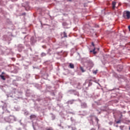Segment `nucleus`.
Segmentation results:
<instances>
[{
	"mask_svg": "<svg viewBox=\"0 0 130 130\" xmlns=\"http://www.w3.org/2000/svg\"><path fill=\"white\" fill-rule=\"evenodd\" d=\"M22 16H25L26 15V13H23L22 14Z\"/></svg>",
	"mask_w": 130,
	"mask_h": 130,
	"instance_id": "nucleus-14",
	"label": "nucleus"
},
{
	"mask_svg": "<svg viewBox=\"0 0 130 130\" xmlns=\"http://www.w3.org/2000/svg\"><path fill=\"white\" fill-rule=\"evenodd\" d=\"M69 68H70V69H75V65H74V64L72 63H70Z\"/></svg>",
	"mask_w": 130,
	"mask_h": 130,
	"instance_id": "nucleus-2",
	"label": "nucleus"
},
{
	"mask_svg": "<svg viewBox=\"0 0 130 130\" xmlns=\"http://www.w3.org/2000/svg\"><path fill=\"white\" fill-rule=\"evenodd\" d=\"M41 55H42V56H46V53H42Z\"/></svg>",
	"mask_w": 130,
	"mask_h": 130,
	"instance_id": "nucleus-10",
	"label": "nucleus"
},
{
	"mask_svg": "<svg viewBox=\"0 0 130 130\" xmlns=\"http://www.w3.org/2000/svg\"><path fill=\"white\" fill-rule=\"evenodd\" d=\"M123 17L124 18V19H127V20H129V19H130L129 11H124L123 14Z\"/></svg>",
	"mask_w": 130,
	"mask_h": 130,
	"instance_id": "nucleus-1",
	"label": "nucleus"
},
{
	"mask_svg": "<svg viewBox=\"0 0 130 130\" xmlns=\"http://www.w3.org/2000/svg\"><path fill=\"white\" fill-rule=\"evenodd\" d=\"M46 130H53V129L51 127H50V128H47Z\"/></svg>",
	"mask_w": 130,
	"mask_h": 130,
	"instance_id": "nucleus-12",
	"label": "nucleus"
},
{
	"mask_svg": "<svg viewBox=\"0 0 130 130\" xmlns=\"http://www.w3.org/2000/svg\"><path fill=\"white\" fill-rule=\"evenodd\" d=\"M91 45H92V46H93V47H95V44H94V43H91Z\"/></svg>",
	"mask_w": 130,
	"mask_h": 130,
	"instance_id": "nucleus-13",
	"label": "nucleus"
},
{
	"mask_svg": "<svg viewBox=\"0 0 130 130\" xmlns=\"http://www.w3.org/2000/svg\"><path fill=\"white\" fill-rule=\"evenodd\" d=\"M95 50H96V48H94L92 51H90V52H93V54H96V53H97V52L95 51Z\"/></svg>",
	"mask_w": 130,
	"mask_h": 130,
	"instance_id": "nucleus-6",
	"label": "nucleus"
},
{
	"mask_svg": "<svg viewBox=\"0 0 130 130\" xmlns=\"http://www.w3.org/2000/svg\"><path fill=\"white\" fill-rule=\"evenodd\" d=\"M120 123V121H117V122H116V123Z\"/></svg>",
	"mask_w": 130,
	"mask_h": 130,
	"instance_id": "nucleus-15",
	"label": "nucleus"
},
{
	"mask_svg": "<svg viewBox=\"0 0 130 130\" xmlns=\"http://www.w3.org/2000/svg\"><path fill=\"white\" fill-rule=\"evenodd\" d=\"M36 118V116L35 115H31L30 116V119H34Z\"/></svg>",
	"mask_w": 130,
	"mask_h": 130,
	"instance_id": "nucleus-5",
	"label": "nucleus"
},
{
	"mask_svg": "<svg viewBox=\"0 0 130 130\" xmlns=\"http://www.w3.org/2000/svg\"><path fill=\"white\" fill-rule=\"evenodd\" d=\"M5 74V73L4 72H2V75H4Z\"/></svg>",
	"mask_w": 130,
	"mask_h": 130,
	"instance_id": "nucleus-16",
	"label": "nucleus"
},
{
	"mask_svg": "<svg viewBox=\"0 0 130 130\" xmlns=\"http://www.w3.org/2000/svg\"><path fill=\"white\" fill-rule=\"evenodd\" d=\"M93 74H94V75H96L97 74V70L93 71Z\"/></svg>",
	"mask_w": 130,
	"mask_h": 130,
	"instance_id": "nucleus-11",
	"label": "nucleus"
},
{
	"mask_svg": "<svg viewBox=\"0 0 130 130\" xmlns=\"http://www.w3.org/2000/svg\"><path fill=\"white\" fill-rule=\"evenodd\" d=\"M80 69L82 73H85V71L84 70V68L82 67H80Z\"/></svg>",
	"mask_w": 130,
	"mask_h": 130,
	"instance_id": "nucleus-8",
	"label": "nucleus"
},
{
	"mask_svg": "<svg viewBox=\"0 0 130 130\" xmlns=\"http://www.w3.org/2000/svg\"><path fill=\"white\" fill-rule=\"evenodd\" d=\"M0 77L1 78V79H2V80H3L4 81H5L6 78L5 77V76H4V75H0Z\"/></svg>",
	"mask_w": 130,
	"mask_h": 130,
	"instance_id": "nucleus-7",
	"label": "nucleus"
},
{
	"mask_svg": "<svg viewBox=\"0 0 130 130\" xmlns=\"http://www.w3.org/2000/svg\"><path fill=\"white\" fill-rule=\"evenodd\" d=\"M112 5V8L113 9V10H114V9H115V6L116 5V2H113Z\"/></svg>",
	"mask_w": 130,
	"mask_h": 130,
	"instance_id": "nucleus-4",
	"label": "nucleus"
},
{
	"mask_svg": "<svg viewBox=\"0 0 130 130\" xmlns=\"http://www.w3.org/2000/svg\"><path fill=\"white\" fill-rule=\"evenodd\" d=\"M63 37H68V36L67 35V33L66 32H63Z\"/></svg>",
	"mask_w": 130,
	"mask_h": 130,
	"instance_id": "nucleus-9",
	"label": "nucleus"
},
{
	"mask_svg": "<svg viewBox=\"0 0 130 130\" xmlns=\"http://www.w3.org/2000/svg\"><path fill=\"white\" fill-rule=\"evenodd\" d=\"M123 69V68L122 67V66H118L117 67V70L119 72H121V71H122V70Z\"/></svg>",
	"mask_w": 130,
	"mask_h": 130,
	"instance_id": "nucleus-3",
	"label": "nucleus"
}]
</instances>
